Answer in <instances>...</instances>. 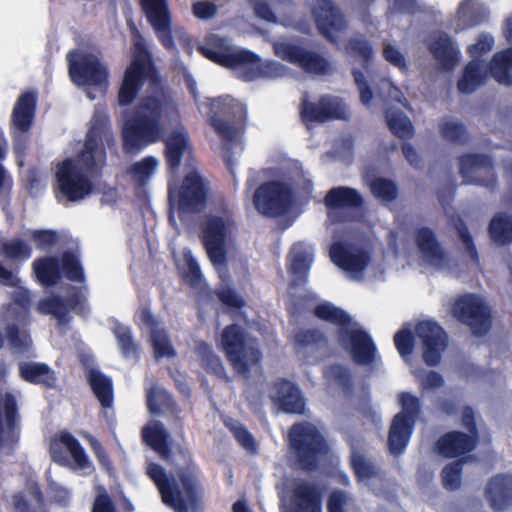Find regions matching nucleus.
I'll use <instances>...</instances> for the list:
<instances>
[{
    "instance_id": "obj_1",
    "label": "nucleus",
    "mask_w": 512,
    "mask_h": 512,
    "mask_svg": "<svg viewBox=\"0 0 512 512\" xmlns=\"http://www.w3.org/2000/svg\"><path fill=\"white\" fill-rule=\"evenodd\" d=\"M104 141L107 144L113 141L110 120L105 113L95 111L86 133L84 147L78 156L81 167L71 158L64 159L56 166L54 194L58 202L62 199L77 202L92 194L94 184L88 174H97L105 165Z\"/></svg>"
},
{
    "instance_id": "obj_2",
    "label": "nucleus",
    "mask_w": 512,
    "mask_h": 512,
    "mask_svg": "<svg viewBox=\"0 0 512 512\" xmlns=\"http://www.w3.org/2000/svg\"><path fill=\"white\" fill-rule=\"evenodd\" d=\"M178 114V105L167 88L142 97L126 116L122 125V147L125 153L136 154L160 141L164 120Z\"/></svg>"
},
{
    "instance_id": "obj_3",
    "label": "nucleus",
    "mask_w": 512,
    "mask_h": 512,
    "mask_svg": "<svg viewBox=\"0 0 512 512\" xmlns=\"http://www.w3.org/2000/svg\"><path fill=\"white\" fill-rule=\"evenodd\" d=\"M131 32L134 39L133 55L118 90L117 99L120 106H128L134 102L145 80H149L152 85L160 83L158 71L144 37L136 26L132 27Z\"/></svg>"
},
{
    "instance_id": "obj_4",
    "label": "nucleus",
    "mask_w": 512,
    "mask_h": 512,
    "mask_svg": "<svg viewBox=\"0 0 512 512\" xmlns=\"http://www.w3.org/2000/svg\"><path fill=\"white\" fill-rule=\"evenodd\" d=\"M288 438L295 464L302 471H316L329 452L325 437L315 425L309 422L293 424Z\"/></svg>"
},
{
    "instance_id": "obj_5",
    "label": "nucleus",
    "mask_w": 512,
    "mask_h": 512,
    "mask_svg": "<svg viewBox=\"0 0 512 512\" xmlns=\"http://www.w3.org/2000/svg\"><path fill=\"white\" fill-rule=\"evenodd\" d=\"M221 346L233 370L248 378L251 369L260 365L262 352L257 339L238 324L227 325L221 333Z\"/></svg>"
},
{
    "instance_id": "obj_6",
    "label": "nucleus",
    "mask_w": 512,
    "mask_h": 512,
    "mask_svg": "<svg viewBox=\"0 0 512 512\" xmlns=\"http://www.w3.org/2000/svg\"><path fill=\"white\" fill-rule=\"evenodd\" d=\"M398 403L401 411L392 419L387 440L388 449L394 456L402 454L406 449L422 409L420 399L410 392H400Z\"/></svg>"
},
{
    "instance_id": "obj_7",
    "label": "nucleus",
    "mask_w": 512,
    "mask_h": 512,
    "mask_svg": "<svg viewBox=\"0 0 512 512\" xmlns=\"http://www.w3.org/2000/svg\"><path fill=\"white\" fill-rule=\"evenodd\" d=\"M209 125L226 142H232L237 132L246 123L247 110L244 104L229 95L210 99Z\"/></svg>"
},
{
    "instance_id": "obj_8",
    "label": "nucleus",
    "mask_w": 512,
    "mask_h": 512,
    "mask_svg": "<svg viewBox=\"0 0 512 512\" xmlns=\"http://www.w3.org/2000/svg\"><path fill=\"white\" fill-rule=\"evenodd\" d=\"M209 187L197 171L187 173L177 187L169 186V203L176 207L179 217L200 213L208 200Z\"/></svg>"
},
{
    "instance_id": "obj_9",
    "label": "nucleus",
    "mask_w": 512,
    "mask_h": 512,
    "mask_svg": "<svg viewBox=\"0 0 512 512\" xmlns=\"http://www.w3.org/2000/svg\"><path fill=\"white\" fill-rule=\"evenodd\" d=\"M452 315L468 326L474 336L486 335L492 327V312L485 301L476 294L459 296L451 308Z\"/></svg>"
},
{
    "instance_id": "obj_10",
    "label": "nucleus",
    "mask_w": 512,
    "mask_h": 512,
    "mask_svg": "<svg viewBox=\"0 0 512 512\" xmlns=\"http://www.w3.org/2000/svg\"><path fill=\"white\" fill-rule=\"evenodd\" d=\"M66 58L69 76L74 84L87 87L107 86L108 69L95 54L72 50Z\"/></svg>"
},
{
    "instance_id": "obj_11",
    "label": "nucleus",
    "mask_w": 512,
    "mask_h": 512,
    "mask_svg": "<svg viewBox=\"0 0 512 512\" xmlns=\"http://www.w3.org/2000/svg\"><path fill=\"white\" fill-rule=\"evenodd\" d=\"M198 51L207 59L226 68H241L243 78L252 81L268 74L272 63L263 64L260 57L249 50L217 51L199 46Z\"/></svg>"
},
{
    "instance_id": "obj_12",
    "label": "nucleus",
    "mask_w": 512,
    "mask_h": 512,
    "mask_svg": "<svg viewBox=\"0 0 512 512\" xmlns=\"http://www.w3.org/2000/svg\"><path fill=\"white\" fill-rule=\"evenodd\" d=\"M294 199L291 186L282 181H269L255 191L253 202L259 213L277 217L286 214Z\"/></svg>"
},
{
    "instance_id": "obj_13",
    "label": "nucleus",
    "mask_w": 512,
    "mask_h": 512,
    "mask_svg": "<svg viewBox=\"0 0 512 512\" xmlns=\"http://www.w3.org/2000/svg\"><path fill=\"white\" fill-rule=\"evenodd\" d=\"M234 228L235 221L231 215H211L206 219L202 230V241L213 265L226 264V238Z\"/></svg>"
},
{
    "instance_id": "obj_14",
    "label": "nucleus",
    "mask_w": 512,
    "mask_h": 512,
    "mask_svg": "<svg viewBox=\"0 0 512 512\" xmlns=\"http://www.w3.org/2000/svg\"><path fill=\"white\" fill-rule=\"evenodd\" d=\"M311 14L318 32L331 44L348 28V20L332 0H313Z\"/></svg>"
},
{
    "instance_id": "obj_15",
    "label": "nucleus",
    "mask_w": 512,
    "mask_h": 512,
    "mask_svg": "<svg viewBox=\"0 0 512 512\" xmlns=\"http://www.w3.org/2000/svg\"><path fill=\"white\" fill-rule=\"evenodd\" d=\"M417 342L422 350V360L430 367L441 362L448 347V335L441 325L432 320H422L415 326Z\"/></svg>"
},
{
    "instance_id": "obj_16",
    "label": "nucleus",
    "mask_w": 512,
    "mask_h": 512,
    "mask_svg": "<svg viewBox=\"0 0 512 512\" xmlns=\"http://www.w3.org/2000/svg\"><path fill=\"white\" fill-rule=\"evenodd\" d=\"M282 60L300 67L309 74L328 75L333 71L330 61L318 52L295 43L283 42L275 47Z\"/></svg>"
},
{
    "instance_id": "obj_17",
    "label": "nucleus",
    "mask_w": 512,
    "mask_h": 512,
    "mask_svg": "<svg viewBox=\"0 0 512 512\" xmlns=\"http://www.w3.org/2000/svg\"><path fill=\"white\" fill-rule=\"evenodd\" d=\"M300 117L303 123H325L330 120H346V104L340 97L322 95L317 102L303 99L300 104Z\"/></svg>"
},
{
    "instance_id": "obj_18",
    "label": "nucleus",
    "mask_w": 512,
    "mask_h": 512,
    "mask_svg": "<svg viewBox=\"0 0 512 512\" xmlns=\"http://www.w3.org/2000/svg\"><path fill=\"white\" fill-rule=\"evenodd\" d=\"M338 342L357 365H372L377 359V346L364 329H342L338 335Z\"/></svg>"
},
{
    "instance_id": "obj_19",
    "label": "nucleus",
    "mask_w": 512,
    "mask_h": 512,
    "mask_svg": "<svg viewBox=\"0 0 512 512\" xmlns=\"http://www.w3.org/2000/svg\"><path fill=\"white\" fill-rule=\"evenodd\" d=\"M459 172L466 184H475L494 190L497 176L489 155L479 153L463 154L459 157Z\"/></svg>"
},
{
    "instance_id": "obj_20",
    "label": "nucleus",
    "mask_w": 512,
    "mask_h": 512,
    "mask_svg": "<svg viewBox=\"0 0 512 512\" xmlns=\"http://www.w3.org/2000/svg\"><path fill=\"white\" fill-rule=\"evenodd\" d=\"M142 10L158 40L167 50L176 48L171 28V13L167 0H140Z\"/></svg>"
},
{
    "instance_id": "obj_21",
    "label": "nucleus",
    "mask_w": 512,
    "mask_h": 512,
    "mask_svg": "<svg viewBox=\"0 0 512 512\" xmlns=\"http://www.w3.org/2000/svg\"><path fill=\"white\" fill-rule=\"evenodd\" d=\"M68 453L79 468L89 467V458L76 437L68 431H61L52 436L49 444L52 461L64 466L68 463Z\"/></svg>"
},
{
    "instance_id": "obj_22",
    "label": "nucleus",
    "mask_w": 512,
    "mask_h": 512,
    "mask_svg": "<svg viewBox=\"0 0 512 512\" xmlns=\"http://www.w3.org/2000/svg\"><path fill=\"white\" fill-rule=\"evenodd\" d=\"M177 477L183 487L185 497L179 490L169 496L168 502L163 503L176 512H189V509L196 510L200 505L202 496V487L197 475L194 470L187 467L179 469Z\"/></svg>"
},
{
    "instance_id": "obj_23",
    "label": "nucleus",
    "mask_w": 512,
    "mask_h": 512,
    "mask_svg": "<svg viewBox=\"0 0 512 512\" xmlns=\"http://www.w3.org/2000/svg\"><path fill=\"white\" fill-rule=\"evenodd\" d=\"M20 437L19 412L15 396L5 393L0 398V449L6 445L14 449Z\"/></svg>"
},
{
    "instance_id": "obj_24",
    "label": "nucleus",
    "mask_w": 512,
    "mask_h": 512,
    "mask_svg": "<svg viewBox=\"0 0 512 512\" xmlns=\"http://www.w3.org/2000/svg\"><path fill=\"white\" fill-rule=\"evenodd\" d=\"M478 444L474 437L461 431H449L438 438L434 449L442 457L456 458L472 452Z\"/></svg>"
},
{
    "instance_id": "obj_25",
    "label": "nucleus",
    "mask_w": 512,
    "mask_h": 512,
    "mask_svg": "<svg viewBox=\"0 0 512 512\" xmlns=\"http://www.w3.org/2000/svg\"><path fill=\"white\" fill-rule=\"evenodd\" d=\"M292 512H322V493L319 487L311 482L297 483L290 497Z\"/></svg>"
},
{
    "instance_id": "obj_26",
    "label": "nucleus",
    "mask_w": 512,
    "mask_h": 512,
    "mask_svg": "<svg viewBox=\"0 0 512 512\" xmlns=\"http://www.w3.org/2000/svg\"><path fill=\"white\" fill-rule=\"evenodd\" d=\"M485 497L494 512H500L512 505V474L499 473L487 483Z\"/></svg>"
},
{
    "instance_id": "obj_27",
    "label": "nucleus",
    "mask_w": 512,
    "mask_h": 512,
    "mask_svg": "<svg viewBox=\"0 0 512 512\" xmlns=\"http://www.w3.org/2000/svg\"><path fill=\"white\" fill-rule=\"evenodd\" d=\"M37 107V95L33 91H25L17 98L11 114V130L29 132Z\"/></svg>"
},
{
    "instance_id": "obj_28",
    "label": "nucleus",
    "mask_w": 512,
    "mask_h": 512,
    "mask_svg": "<svg viewBox=\"0 0 512 512\" xmlns=\"http://www.w3.org/2000/svg\"><path fill=\"white\" fill-rule=\"evenodd\" d=\"M274 396L279 409L289 414H302L305 409V401L299 388L291 381L280 379L273 385Z\"/></svg>"
},
{
    "instance_id": "obj_29",
    "label": "nucleus",
    "mask_w": 512,
    "mask_h": 512,
    "mask_svg": "<svg viewBox=\"0 0 512 512\" xmlns=\"http://www.w3.org/2000/svg\"><path fill=\"white\" fill-rule=\"evenodd\" d=\"M10 506L13 512H49L45 495L37 482L30 484L26 490L13 493Z\"/></svg>"
},
{
    "instance_id": "obj_30",
    "label": "nucleus",
    "mask_w": 512,
    "mask_h": 512,
    "mask_svg": "<svg viewBox=\"0 0 512 512\" xmlns=\"http://www.w3.org/2000/svg\"><path fill=\"white\" fill-rule=\"evenodd\" d=\"M314 255L311 247L302 242L293 245L290 252V264L288 271L292 276L295 286L305 285L313 263Z\"/></svg>"
},
{
    "instance_id": "obj_31",
    "label": "nucleus",
    "mask_w": 512,
    "mask_h": 512,
    "mask_svg": "<svg viewBox=\"0 0 512 512\" xmlns=\"http://www.w3.org/2000/svg\"><path fill=\"white\" fill-rule=\"evenodd\" d=\"M330 257L335 265L349 272H362L368 265L369 256L365 251L353 252L343 242H335L330 248Z\"/></svg>"
},
{
    "instance_id": "obj_32",
    "label": "nucleus",
    "mask_w": 512,
    "mask_h": 512,
    "mask_svg": "<svg viewBox=\"0 0 512 512\" xmlns=\"http://www.w3.org/2000/svg\"><path fill=\"white\" fill-rule=\"evenodd\" d=\"M415 241L418 249L429 264L438 268L443 267L446 264V253L431 228H419L416 232Z\"/></svg>"
},
{
    "instance_id": "obj_33",
    "label": "nucleus",
    "mask_w": 512,
    "mask_h": 512,
    "mask_svg": "<svg viewBox=\"0 0 512 512\" xmlns=\"http://www.w3.org/2000/svg\"><path fill=\"white\" fill-rule=\"evenodd\" d=\"M429 51L445 70H452L459 60V50L446 32H439L429 44Z\"/></svg>"
},
{
    "instance_id": "obj_34",
    "label": "nucleus",
    "mask_w": 512,
    "mask_h": 512,
    "mask_svg": "<svg viewBox=\"0 0 512 512\" xmlns=\"http://www.w3.org/2000/svg\"><path fill=\"white\" fill-rule=\"evenodd\" d=\"M488 79V69L483 59H472L464 67L458 79L457 88L463 94H471L484 85Z\"/></svg>"
},
{
    "instance_id": "obj_35",
    "label": "nucleus",
    "mask_w": 512,
    "mask_h": 512,
    "mask_svg": "<svg viewBox=\"0 0 512 512\" xmlns=\"http://www.w3.org/2000/svg\"><path fill=\"white\" fill-rule=\"evenodd\" d=\"M362 195L354 188L339 186L330 189L324 197V204L329 210H349L363 206Z\"/></svg>"
},
{
    "instance_id": "obj_36",
    "label": "nucleus",
    "mask_w": 512,
    "mask_h": 512,
    "mask_svg": "<svg viewBox=\"0 0 512 512\" xmlns=\"http://www.w3.org/2000/svg\"><path fill=\"white\" fill-rule=\"evenodd\" d=\"M349 465L358 482H368L375 479L381 480L384 476L381 467L355 447L351 449Z\"/></svg>"
},
{
    "instance_id": "obj_37",
    "label": "nucleus",
    "mask_w": 512,
    "mask_h": 512,
    "mask_svg": "<svg viewBox=\"0 0 512 512\" xmlns=\"http://www.w3.org/2000/svg\"><path fill=\"white\" fill-rule=\"evenodd\" d=\"M87 382L103 408H110L113 405V382L104 373L95 368L86 372Z\"/></svg>"
},
{
    "instance_id": "obj_38",
    "label": "nucleus",
    "mask_w": 512,
    "mask_h": 512,
    "mask_svg": "<svg viewBox=\"0 0 512 512\" xmlns=\"http://www.w3.org/2000/svg\"><path fill=\"white\" fill-rule=\"evenodd\" d=\"M146 404L149 412L153 415L166 412L174 417H179L181 412L172 394L163 388H151L147 392Z\"/></svg>"
},
{
    "instance_id": "obj_39",
    "label": "nucleus",
    "mask_w": 512,
    "mask_h": 512,
    "mask_svg": "<svg viewBox=\"0 0 512 512\" xmlns=\"http://www.w3.org/2000/svg\"><path fill=\"white\" fill-rule=\"evenodd\" d=\"M187 145V136L178 131L172 132L165 140L164 157L167 169L171 173L179 170Z\"/></svg>"
},
{
    "instance_id": "obj_40",
    "label": "nucleus",
    "mask_w": 512,
    "mask_h": 512,
    "mask_svg": "<svg viewBox=\"0 0 512 512\" xmlns=\"http://www.w3.org/2000/svg\"><path fill=\"white\" fill-rule=\"evenodd\" d=\"M19 375L28 383L45 387H53L55 382L54 373L45 363L22 362L19 365Z\"/></svg>"
},
{
    "instance_id": "obj_41",
    "label": "nucleus",
    "mask_w": 512,
    "mask_h": 512,
    "mask_svg": "<svg viewBox=\"0 0 512 512\" xmlns=\"http://www.w3.org/2000/svg\"><path fill=\"white\" fill-rule=\"evenodd\" d=\"M488 11L473 0H463L457 10V23L462 29L473 28L488 19Z\"/></svg>"
},
{
    "instance_id": "obj_42",
    "label": "nucleus",
    "mask_w": 512,
    "mask_h": 512,
    "mask_svg": "<svg viewBox=\"0 0 512 512\" xmlns=\"http://www.w3.org/2000/svg\"><path fill=\"white\" fill-rule=\"evenodd\" d=\"M33 270L38 281L44 286H54L62 278L59 258L47 256L33 262Z\"/></svg>"
},
{
    "instance_id": "obj_43",
    "label": "nucleus",
    "mask_w": 512,
    "mask_h": 512,
    "mask_svg": "<svg viewBox=\"0 0 512 512\" xmlns=\"http://www.w3.org/2000/svg\"><path fill=\"white\" fill-rule=\"evenodd\" d=\"M345 52L361 61L364 69H368L374 55V50L371 42L363 35H357L349 38L344 46Z\"/></svg>"
},
{
    "instance_id": "obj_44",
    "label": "nucleus",
    "mask_w": 512,
    "mask_h": 512,
    "mask_svg": "<svg viewBox=\"0 0 512 512\" xmlns=\"http://www.w3.org/2000/svg\"><path fill=\"white\" fill-rule=\"evenodd\" d=\"M147 474L156 485L162 502H168L169 496L180 490L176 480L169 478L165 469L159 464H150Z\"/></svg>"
},
{
    "instance_id": "obj_45",
    "label": "nucleus",
    "mask_w": 512,
    "mask_h": 512,
    "mask_svg": "<svg viewBox=\"0 0 512 512\" xmlns=\"http://www.w3.org/2000/svg\"><path fill=\"white\" fill-rule=\"evenodd\" d=\"M490 238L499 245L512 243V217L506 213L493 216L488 227Z\"/></svg>"
},
{
    "instance_id": "obj_46",
    "label": "nucleus",
    "mask_w": 512,
    "mask_h": 512,
    "mask_svg": "<svg viewBox=\"0 0 512 512\" xmlns=\"http://www.w3.org/2000/svg\"><path fill=\"white\" fill-rule=\"evenodd\" d=\"M24 327L20 328L17 324H9L5 328V337L10 348L20 354H28L31 351L33 341L30 331Z\"/></svg>"
},
{
    "instance_id": "obj_47",
    "label": "nucleus",
    "mask_w": 512,
    "mask_h": 512,
    "mask_svg": "<svg viewBox=\"0 0 512 512\" xmlns=\"http://www.w3.org/2000/svg\"><path fill=\"white\" fill-rule=\"evenodd\" d=\"M60 272L71 282L84 283L85 273L77 252L66 250L59 259Z\"/></svg>"
},
{
    "instance_id": "obj_48",
    "label": "nucleus",
    "mask_w": 512,
    "mask_h": 512,
    "mask_svg": "<svg viewBox=\"0 0 512 512\" xmlns=\"http://www.w3.org/2000/svg\"><path fill=\"white\" fill-rule=\"evenodd\" d=\"M38 311L44 315H52L60 324L69 322V307L65 299L59 295H52L41 299L38 303Z\"/></svg>"
},
{
    "instance_id": "obj_49",
    "label": "nucleus",
    "mask_w": 512,
    "mask_h": 512,
    "mask_svg": "<svg viewBox=\"0 0 512 512\" xmlns=\"http://www.w3.org/2000/svg\"><path fill=\"white\" fill-rule=\"evenodd\" d=\"M293 344L296 351L308 348L319 350L327 345V338L317 328L301 329L295 332Z\"/></svg>"
},
{
    "instance_id": "obj_50",
    "label": "nucleus",
    "mask_w": 512,
    "mask_h": 512,
    "mask_svg": "<svg viewBox=\"0 0 512 512\" xmlns=\"http://www.w3.org/2000/svg\"><path fill=\"white\" fill-rule=\"evenodd\" d=\"M313 314L320 320L342 327L348 326L351 323V317L348 313L329 302L317 304L314 307Z\"/></svg>"
},
{
    "instance_id": "obj_51",
    "label": "nucleus",
    "mask_w": 512,
    "mask_h": 512,
    "mask_svg": "<svg viewBox=\"0 0 512 512\" xmlns=\"http://www.w3.org/2000/svg\"><path fill=\"white\" fill-rule=\"evenodd\" d=\"M3 256L14 262L23 263L32 256V247L22 238L4 241L1 246Z\"/></svg>"
},
{
    "instance_id": "obj_52",
    "label": "nucleus",
    "mask_w": 512,
    "mask_h": 512,
    "mask_svg": "<svg viewBox=\"0 0 512 512\" xmlns=\"http://www.w3.org/2000/svg\"><path fill=\"white\" fill-rule=\"evenodd\" d=\"M386 122L390 131L400 139H409L413 135V125L410 119L399 110H387Z\"/></svg>"
},
{
    "instance_id": "obj_53",
    "label": "nucleus",
    "mask_w": 512,
    "mask_h": 512,
    "mask_svg": "<svg viewBox=\"0 0 512 512\" xmlns=\"http://www.w3.org/2000/svg\"><path fill=\"white\" fill-rule=\"evenodd\" d=\"M158 160L154 156H146L128 168V174L139 185L144 186L155 173Z\"/></svg>"
},
{
    "instance_id": "obj_54",
    "label": "nucleus",
    "mask_w": 512,
    "mask_h": 512,
    "mask_svg": "<svg viewBox=\"0 0 512 512\" xmlns=\"http://www.w3.org/2000/svg\"><path fill=\"white\" fill-rule=\"evenodd\" d=\"M370 191L374 197L384 202H393L398 197V187L396 183L388 178H374L370 182Z\"/></svg>"
},
{
    "instance_id": "obj_55",
    "label": "nucleus",
    "mask_w": 512,
    "mask_h": 512,
    "mask_svg": "<svg viewBox=\"0 0 512 512\" xmlns=\"http://www.w3.org/2000/svg\"><path fill=\"white\" fill-rule=\"evenodd\" d=\"M510 68L511 67L504 57H502L500 52L493 55L489 65L487 66L488 74L490 73L498 83L507 86L512 85V74L510 73Z\"/></svg>"
},
{
    "instance_id": "obj_56",
    "label": "nucleus",
    "mask_w": 512,
    "mask_h": 512,
    "mask_svg": "<svg viewBox=\"0 0 512 512\" xmlns=\"http://www.w3.org/2000/svg\"><path fill=\"white\" fill-rule=\"evenodd\" d=\"M464 462V459H458L444 466L441 472V478L445 489L455 491L460 488Z\"/></svg>"
},
{
    "instance_id": "obj_57",
    "label": "nucleus",
    "mask_w": 512,
    "mask_h": 512,
    "mask_svg": "<svg viewBox=\"0 0 512 512\" xmlns=\"http://www.w3.org/2000/svg\"><path fill=\"white\" fill-rule=\"evenodd\" d=\"M199 353L203 368L208 372L218 377L225 375V367L218 355L214 353L212 348L206 344L201 343L199 346Z\"/></svg>"
},
{
    "instance_id": "obj_58",
    "label": "nucleus",
    "mask_w": 512,
    "mask_h": 512,
    "mask_svg": "<svg viewBox=\"0 0 512 512\" xmlns=\"http://www.w3.org/2000/svg\"><path fill=\"white\" fill-rule=\"evenodd\" d=\"M325 377L341 387L345 393L349 394L352 392V374L347 367L341 364L330 365L325 371Z\"/></svg>"
},
{
    "instance_id": "obj_59",
    "label": "nucleus",
    "mask_w": 512,
    "mask_h": 512,
    "mask_svg": "<svg viewBox=\"0 0 512 512\" xmlns=\"http://www.w3.org/2000/svg\"><path fill=\"white\" fill-rule=\"evenodd\" d=\"M441 136L455 144H465L468 139L466 127L461 122L443 121L439 124Z\"/></svg>"
},
{
    "instance_id": "obj_60",
    "label": "nucleus",
    "mask_w": 512,
    "mask_h": 512,
    "mask_svg": "<svg viewBox=\"0 0 512 512\" xmlns=\"http://www.w3.org/2000/svg\"><path fill=\"white\" fill-rule=\"evenodd\" d=\"M416 342V333H413L410 329H401L394 335V344L401 357L410 356Z\"/></svg>"
},
{
    "instance_id": "obj_61",
    "label": "nucleus",
    "mask_w": 512,
    "mask_h": 512,
    "mask_svg": "<svg viewBox=\"0 0 512 512\" xmlns=\"http://www.w3.org/2000/svg\"><path fill=\"white\" fill-rule=\"evenodd\" d=\"M455 229L457 230L459 238L464 244L466 251L469 257L471 258L472 262L475 265H479L480 260L476 245L474 243V239L464 221L458 219V221L455 223Z\"/></svg>"
},
{
    "instance_id": "obj_62",
    "label": "nucleus",
    "mask_w": 512,
    "mask_h": 512,
    "mask_svg": "<svg viewBox=\"0 0 512 512\" xmlns=\"http://www.w3.org/2000/svg\"><path fill=\"white\" fill-rule=\"evenodd\" d=\"M118 345L124 357H130L136 354L137 345L135 344L130 328L118 326L114 330Z\"/></svg>"
},
{
    "instance_id": "obj_63",
    "label": "nucleus",
    "mask_w": 512,
    "mask_h": 512,
    "mask_svg": "<svg viewBox=\"0 0 512 512\" xmlns=\"http://www.w3.org/2000/svg\"><path fill=\"white\" fill-rule=\"evenodd\" d=\"M151 338L155 358H170L176 355L175 350L166 334L159 331H155L154 333H152Z\"/></svg>"
},
{
    "instance_id": "obj_64",
    "label": "nucleus",
    "mask_w": 512,
    "mask_h": 512,
    "mask_svg": "<svg viewBox=\"0 0 512 512\" xmlns=\"http://www.w3.org/2000/svg\"><path fill=\"white\" fill-rule=\"evenodd\" d=\"M351 74L359 90L361 103L365 106H369L373 99V91L364 72L358 68H353Z\"/></svg>"
}]
</instances>
